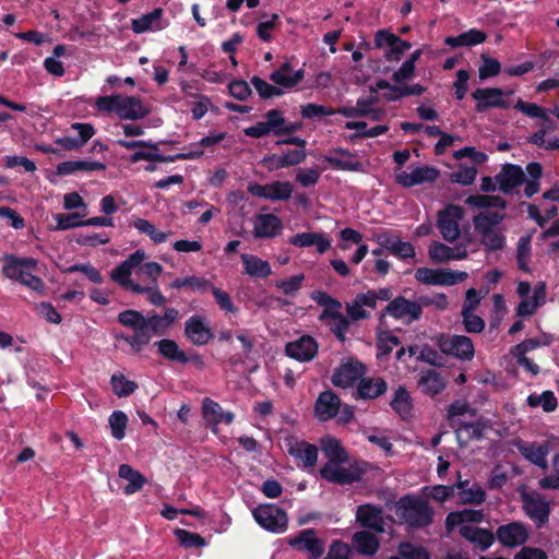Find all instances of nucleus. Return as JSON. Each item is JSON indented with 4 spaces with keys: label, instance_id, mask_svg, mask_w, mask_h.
Segmentation results:
<instances>
[{
    "label": "nucleus",
    "instance_id": "18",
    "mask_svg": "<svg viewBox=\"0 0 559 559\" xmlns=\"http://www.w3.org/2000/svg\"><path fill=\"white\" fill-rule=\"evenodd\" d=\"M318 342L310 335H302L285 345V354L299 362L311 361L318 355Z\"/></svg>",
    "mask_w": 559,
    "mask_h": 559
},
{
    "label": "nucleus",
    "instance_id": "59",
    "mask_svg": "<svg viewBox=\"0 0 559 559\" xmlns=\"http://www.w3.org/2000/svg\"><path fill=\"white\" fill-rule=\"evenodd\" d=\"M251 84L255 88L257 93L262 99H269L274 96L283 95V90L278 86L269 84L266 81L261 79L260 76H252Z\"/></svg>",
    "mask_w": 559,
    "mask_h": 559
},
{
    "label": "nucleus",
    "instance_id": "14",
    "mask_svg": "<svg viewBox=\"0 0 559 559\" xmlns=\"http://www.w3.org/2000/svg\"><path fill=\"white\" fill-rule=\"evenodd\" d=\"M247 190L257 198L271 201H287L292 197L293 185L289 181H273L266 185L254 182L249 183Z\"/></svg>",
    "mask_w": 559,
    "mask_h": 559
},
{
    "label": "nucleus",
    "instance_id": "57",
    "mask_svg": "<svg viewBox=\"0 0 559 559\" xmlns=\"http://www.w3.org/2000/svg\"><path fill=\"white\" fill-rule=\"evenodd\" d=\"M175 536L185 548H200L206 544L205 539L200 534L183 528H177Z\"/></svg>",
    "mask_w": 559,
    "mask_h": 559
},
{
    "label": "nucleus",
    "instance_id": "44",
    "mask_svg": "<svg viewBox=\"0 0 559 559\" xmlns=\"http://www.w3.org/2000/svg\"><path fill=\"white\" fill-rule=\"evenodd\" d=\"M418 386L424 393L430 396H436L444 390L445 382L441 374L436 370H427L420 374V378L418 379Z\"/></svg>",
    "mask_w": 559,
    "mask_h": 559
},
{
    "label": "nucleus",
    "instance_id": "31",
    "mask_svg": "<svg viewBox=\"0 0 559 559\" xmlns=\"http://www.w3.org/2000/svg\"><path fill=\"white\" fill-rule=\"evenodd\" d=\"M71 128L78 131V136H62L55 141L56 144L67 151L81 148L95 133V129L91 123L74 122Z\"/></svg>",
    "mask_w": 559,
    "mask_h": 559
},
{
    "label": "nucleus",
    "instance_id": "35",
    "mask_svg": "<svg viewBox=\"0 0 559 559\" xmlns=\"http://www.w3.org/2000/svg\"><path fill=\"white\" fill-rule=\"evenodd\" d=\"M288 453L296 460L301 461V464H298V466L304 468L313 467L318 461L317 445L307 441L296 440L295 442L289 443Z\"/></svg>",
    "mask_w": 559,
    "mask_h": 559
},
{
    "label": "nucleus",
    "instance_id": "56",
    "mask_svg": "<svg viewBox=\"0 0 559 559\" xmlns=\"http://www.w3.org/2000/svg\"><path fill=\"white\" fill-rule=\"evenodd\" d=\"M397 550L404 559H430V554L425 547L414 545L411 542L400 543Z\"/></svg>",
    "mask_w": 559,
    "mask_h": 559
},
{
    "label": "nucleus",
    "instance_id": "7",
    "mask_svg": "<svg viewBox=\"0 0 559 559\" xmlns=\"http://www.w3.org/2000/svg\"><path fill=\"white\" fill-rule=\"evenodd\" d=\"M522 509L537 528L544 527L551 513L550 503L538 491L521 493Z\"/></svg>",
    "mask_w": 559,
    "mask_h": 559
},
{
    "label": "nucleus",
    "instance_id": "29",
    "mask_svg": "<svg viewBox=\"0 0 559 559\" xmlns=\"http://www.w3.org/2000/svg\"><path fill=\"white\" fill-rule=\"evenodd\" d=\"M340 407L341 399L333 391L326 390L319 394L314 404V413L320 420L326 421L337 415Z\"/></svg>",
    "mask_w": 559,
    "mask_h": 559
},
{
    "label": "nucleus",
    "instance_id": "25",
    "mask_svg": "<svg viewBox=\"0 0 559 559\" xmlns=\"http://www.w3.org/2000/svg\"><path fill=\"white\" fill-rule=\"evenodd\" d=\"M388 390L386 381L381 377H362L356 386L353 396L355 400H376Z\"/></svg>",
    "mask_w": 559,
    "mask_h": 559
},
{
    "label": "nucleus",
    "instance_id": "9",
    "mask_svg": "<svg viewBox=\"0 0 559 559\" xmlns=\"http://www.w3.org/2000/svg\"><path fill=\"white\" fill-rule=\"evenodd\" d=\"M467 277L466 272L451 269L418 267L415 272V278L427 285L453 286Z\"/></svg>",
    "mask_w": 559,
    "mask_h": 559
},
{
    "label": "nucleus",
    "instance_id": "5",
    "mask_svg": "<svg viewBox=\"0 0 559 559\" xmlns=\"http://www.w3.org/2000/svg\"><path fill=\"white\" fill-rule=\"evenodd\" d=\"M392 317L406 324L418 321L423 316L421 305L415 300H409L404 296H397L392 299L379 313V323L385 325V317Z\"/></svg>",
    "mask_w": 559,
    "mask_h": 559
},
{
    "label": "nucleus",
    "instance_id": "30",
    "mask_svg": "<svg viewBox=\"0 0 559 559\" xmlns=\"http://www.w3.org/2000/svg\"><path fill=\"white\" fill-rule=\"evenodd\" d=\"M163 8H155L152 12L131 20V29L135 34L162 31L167 26V23L163 22Z\"/></svg>",
    "mask_w": 559,
    "mask_h": 559
},
{
    "label": "nucleus",
    "instance_id": "2",
    "mask_svg": "<svg viewBox=\"0 0 559 559\" xmlns=\"http://www.w3.org/2000/svg\"><path fill=\"white\" fill-rule=\"evenodd\" d=\"M95 105L99 111L115 112L122 120H140L150 114L142 100L135 96H122L120 94L99 96Z\"/></svg>",
    "mask_w": 559,
    "mask_h": 559
},
{
    "label": "nucleus",
    "instance_id": "26",
    "mask_svg": "<svg viewBox=\"0 0 559 559\" xmlns=\"http://www.w3.org/2000/svg\"><path fill=\"white\" fill-rule=\"evenodd\" d=\"M282 219L272 213L258 214L254 219L253 236L257 239H270L281 235Z\"/></svg>",
    "mask_w": 559,
    "mask_h": 559
},
{
    "label": "nucleus",
    "instance_id": "40",
    "mask_svg": "<svg viewBox=\"0 0 559 559\" xmlns=\"http://www.w3.org/2000/svg\"><path fill=\"white\" fill-rule=\"evenodd\" d=\"M335 153L342 156L348 157L349 159H341L334 156L325 155L323 159L335 170L343 171H364V164L359 160H353L354 154L346 148L337 147L334 150Z\"/></svg>",
    "mask_w": 559,
    "mask_h": 559
},
{
    "label": "nucleus",
    "instance_id": "51",
    "mask_svg": "<svg viewBox=\"0 0 559 559\" xmlns=\"http://www.w3.org/2000/svg\"><path fill=\"white\" fill-rule=\"evenodd\" d=\"M83 215L80 213H58L55 215L57 225L52 230H68L75 227L84 226Z\"/></svg>",
    "mask_w": 559,
    "mask_h": 559
},
{
    "label": "nucleus",
    "instance_id": "11",
    "mask_svg": "<svg viewBox=\"0 0 559 559\" xmlns=\"http://www.w3.org/2000/svg\"><path fill=\"white\" fill-rule=\"evenodd\" d=\"M154 346L157 347V353L165 359L174 362H179L182 365L193 364L199 368L204 366L203 357L198 353L187 354L183 352L176 341L171 338H163L154 343Z\"/></svg>",
    "mask_w": 559,
    "mask_h": 559
},
{
    "label": "nucleus",
    "instance_id": "23",
    "mask_svg": "<svg viewBox=\"0 0 559 559\" xmlns=\"http://www.w3.org/2000/svg\"><path fill=\"white\" fill-rule=\"evenodd\" d=\"M499 189L509 194L525 182V173L520 165L507 163L495 177Z\"/></svg>",
    "mask_w": 559,
    "mask_h": 559
},
{
    "label": "nucleus",
    "instance_id": "4",
    "mask_svg": "<svg viewBox=\"0 0 559 559\" xmlns=\"http://www.w3.org/2000/svg\"><path fill=\"white\" fill-rule=\"evenodd\" d=\"M342 463L326 462L320 468L322 479L337 485H352L360 481L368 472L369 463L354 462L348 468L341 466Z\"/></svg>",
    "mask_w": 559,
    "mask_h": 559
},
{
    "label": "nucleus",
    "instance_id": "52",
    "mask_svg": "<svg viewBox=\"0 0 559 559\" xmlns=\"http://www.w3.org/2000/svg\"><path fill=\"white\" fill-rule=\"evenodd\" d=\"M210 286L211 282L209 280L195 275L187 277H177L169 284L170 288L179 289L182 287H189L200 292H204Z\"/></svg>",
    "mask_w": 559,
    "mask_h": 559
},
{
    "label": "nucleus",
    "instance_id": "64",
    "mask_svg": "<svg viewBox=\"0 0 559 559\" xmlns=\"http://www.w3.org/2000/svg\"><path fill=\"white\" fill-rule=\"evenodd\" d=\"M350 552L352 550L346 543L335 539L331 543L329 551L323 559H350Z\"/></svg>",
    "mask_w": 559,
    "mask_h": 559
},
{
    "label": "nucleus",
    "instance_id": "60",
    "mask_svg": "<svg viewBox=\"0 0 559 559\" xmlns=\"http://www.w3.org/2000/svg\"><path fill=\"white\" fill-rule=\"evenodd\" d=\"M326 325L329 330L334 334V336L342 343L346 341V334L349 330V319L345 317L343 313L328 320Z\"/></svg>",
    "mask_w": 559,
    "mask_h": 559
},
{
    "label": "nucleus",
    "instance_id": "49",
    "mask_svg": "<svg viewBox=\"0 0 559 559\" xmlns=\"http://www.w3.org/2000/svg\"><path fill=\"white\" fill-rule=\"evenodd\" d=\"M131 163H138L140 160L159 162V163H173L176 160H183V157L176 155H163L158 151L144 152L142 150L135 151L129 158Z\"/></svg>",
    "mask_w": 559,
    "mask_h": 559
},
{
    "label": "nucleus",
    "instance_id": "54",
    "mask_svg": "<svg viewBox=\"0 0 559 559\" xmlns=\"http://www.w3.org/2000/svg\"><path fill=\"white\" fill-rule=\"evenodd\" d=\"M110 382L114 393L119 397H127L138 389L136 382L128 380L123 374H112Z\"/></svg>",
    "mask_w": 559,
    "mask_h": 559
},
{
    "label": "nucleus",
    "instance_id": "48",
    "mask_svg": "<svg viewBox=\"0 0 559 559\" xmlns=\"http://www.w3.org/2000/svg\"><path fill=\"white\" fill-rule=\"evenodd\" d=\"M486 491L478 483H473L471 488L463 491H457V498L460 504H475L479 506L486 500Z\"/></svg>",
    "mask_w": 559,
    "mask_h": 559
},
{
    "label": "nucleus",
    "instance_id": "17",
    "mask_svg": "<svg viewBox=\"0 0 559 559\" xmlns=\"http://www.w3.org/2000/svg\"><path fill=\"white\" fill-rule=\"evenodd\" d=\"M356 522L365 530L384 533L383 508L372 503H364L356 509Z\"/></svg>",
    "mask_w": 559,
    "mask_h": 559
},
{
    "label": "nucleus",
    "instance_id": "45",
    "mask_svg": "<svg viewBox=\"0 0 559 559\" xmlns=\"http://www.w3.org/2000/svg\"><path fill=\"white\" fill-rule=\"evenodd\" d=\"M465 203L478 209L504 210L507 207V201L499 195L473 194L466 198Z\"/></svg>",
    "mask_w": 559,
    "mask_h": 559
},
{
    "label": "nucleus",
    "instance_id": "6",
    "mask_svg": "<svg viewBox=\"0 0 559 559\" xmlns=\"http://www.w3.org/2000/svg\"><path fill=\"white\" fill-rule=\"evenodd\" d=\"M435 340L443 355L453 356L460 360H472L474 357V344L468 336L440 333Z\"/></svg>",
    "mask_w": 559,
    "mask_h": 559
},
{
    "label": "nucleus",
    "instance_id": "12",
    "mask_svg": "<svg viewBox=\"0 0 559 559\" xmlns=\"http://www.w3.org/2000/svg\"><path fill=\"white\" fill-rule=\"evenodd\" d=\"M374 46L379 49L386 47L384 57L388 61H400L402 56L412 47L409 41L402 39L388 29H379L376 33Z\"/></svg>",
    "mask_w": 559,
    "mask_h": 559
},
{
    "label": "nucleus",
    "instance_id": "24",
    "mask_svg": "<svg viewBox=\"0 0 559 559\" xmlns=\"http://www.w3.org/2000/svg\"><path fill=\"white\" fill-rule=\"evenodd\" d=\"M264 117V121H259L254 126L245 128L243 133L253 139H261L271 133L275 135V128L283 124V112L280 109H271L265 112Z\"/></svg>",
    "mask_w": 559,
    "mask_h": 559
},
{
    "label": "nucleus",
    "instance_id": "36",
    "mask_svg": "<svg viewBox=\"0 0 559 559\" xmlns=\"http://www.w3.org/2000/svg\"><path fill=\"white\" fill-rule=\"evenodd\" d=\"M288 242L295 247H317L319 253L326 252L331 247V240L324 233H300L289 238Z\"/></svg>",
    "mask_w": 559,
    "mask_h": 559
},
{
    "label": "nucleus",
    "instance_id": "63",
    "mask_svg": "<svg viewBox=\"0 0 559 559\" xmlns=\"http://www.w3.org/2000/svg\"><path fill=\"white\" fill-rule=\"evenodd\" d=\"M554 473L539 479L538 486L545 490L559 489V453L552 457Z\"/></svg>",
    "mask_w": 559,
    "mask_h": 559
},
{
    "label": "nucleus",
    "instance_id": "33",
    "mask_svg": "<svg viewBox=\"0 0 559 559\" xmlns=\"http://www.w3.org/2000/svg\"><path fill=\"white\" fill-rule=\"evenodd\" d=\"M304 69L294 71L292 63L286 61L270 74V80L278 87L293 88L304 80Z\"/></svg>",
    "mask_w": 559,
    "mask_h": 559
},
{
    "label": "nucleus",
    "instance_id": "1",
    "mask_svg": "<svg viewBox=\"0 0 559 559\" xmlns=\"http://www.w3.org/2000/svg\"><path fill=\"white\" fill-rule=\"evenodd\" d=\"M395 515L401 524L421 530L433 523L435 510L426 499L408 493L396 501Z\"/></svg>",
    "mask_w": 559,
    "mask_h": 559
},
{
    "label": "nucleus",
    "instance_id": "42",
    "mask_svg": "<svg viewBox=\"0 0 559 559\" xmlns=\"http://www.w3.org/2000/svg\"><path fill=\"white\" fill-rule=\"evenodd\" d=\"M241 261L245 273L251 277L266 278L272 273L270 263L257 255L242 253Z\"/></svg>",
    "mask_w": 559,
    "mask_h": 559
},
{
    "label": "nucleus",
    "instance_id": "39",
    "mask_svg": "<svg viewBox=\"0 0 559 559\" xmlns=\"http://www.w3.org/2000/svg\"><path fill=\"white\" fill-rule=\"evenodd\" d=\"M391 408L396 413L401 419L406 420L413 416V399L403 385H400L390 402Z\"/></svg>",
    "mask_w": 559,
    "mask_h": 559
},
{
    "label": "nucleus",
    "instance_id": "58",
    "mask_svg": "<svg viewBox=\"0 0 559 559\" xmlns=\"http://www.w3.org/2000/svg\"><path fill=\"white\" fill-rule=\"evenodd\" d=\"M481 64L478 69V75L480 80H487L489 78L497 76L501 71L500 62L488 55L483 53L480 56Z\"/></svg>",
    "mask_w": 559,
    "mask_h": 559
},
{
    "label": "nucleus",
    "instance_id": "50",
    "mask_svg": "<svg viewBox=\"0 0 559 559\" xmlns=\"http://www.w3.org/2000/svg\"><path fill=\"white\" fill-rule=\"evenodd\" d=\"M527 404L531 407L542 406L547 413L556 409L558 400L552 391H544L540 395L531 394L527 397Z\"/></svg>",
    "mask_w": 559,
    "mask_h": 559
},
{
    "label": "nucleus",
    "instance_id": "37",
    "mask_svg": "<svg viewBox=\"0 0 559 559\" xmlns=\"http://www.w3.org/2000/svg\"><path fill=\"white\" fill-rule=\"evenodd\" d=\"M546 299V283L538 282L533 290L531 298H524L516 307L518 317L533 316L536 309L545 302Z\"/></svg>",
    "mask_w": 559,
    "mask_h": 559
},
{
    "label": "nucleus",
    "instance_id": "19",
    "mask_svg": "<svg viewBox=\"0 0 559 559\" xmlns=\"http://www.w3.org/2000/svg\"><path fill=\"white\" fill-rule=\"evenodd\" d=\"M498 542L509 548L525 544L528 539V531L523 522L514 521L500 525L496 531Z\"/></svg>",
    "mask_w": 559,
    "mask_h": 559
},
{
    "label": "nucleus",
    "instance_id": "8",
    "mask_svg": "<svg viewBox=\"0 0 559 559\" xmlns=\"http://www.w3.org/2000/svg\"><path fill=\"white\" fill-rule=\"evenodd\" d=\"M255 522L272 533H283L288 526L287 513L275 504H261L252 511Z\"/></svg>",
    "mask_w": 559,
    "mask_h": 559
},
{
    "label": "nucleus",
    "instance_id": "20",
    "mask_svg": "<svg viewBox=\"0 0 559 559\" xmlns=\"http://www.w3.org/2000/svg\"><path fill=\"white\" fill-rule=\"evenodd\" d=\"M440 176V170L433 166H418L411 173L402 171L395 175V181L404 188L424 183H432Z\"/></svg>",
    "mask_w": 559,
    "mask_h": 559
},
{
    "label": "nucleus",
    "instance_id": "21",
    "mask_svg": "<svg viewBox=\"0 0 559 559\" xmlns=\"http://www.w3.org/2000/svg\"><path fill=\"white\" fill-rule=\"evenodd\" d=\"M2 261L3 276L14 282H19L27 270L35 269L38 264L32 257H17L13 253H5Z\"/></svg>",
    "mask_w": 559,
    "mask_h": 559
},
{
    "label": "nucleus",
    "instance_id": "46",
    "mask_svg": "<svg viewBox=\"0 0 559 559\" xmlns=\"http://www.w3.org/2000/svg\"><path fill=\"white\" fill-rule=\"evenodd\" d=\"M322 451L329 459V462L346 463L348 456L341 442L335 438H326L322 440Z\"/></svg>",
    "mask_w": 559,
    "mask_h": 559
},
{
    "label": "nucleus",
    "instance_id": "41",
    "mask_svg": "<svg viewBox=\"0 0 559 559\" xmlns=\"http://www.w3.org/2000/svg\"><path fill=\"white\" fill-rule=\"evenodd\" d=\"M486 39L487 34L484 31L471 28L466 32L461 33L457 36L445 37L444 43L451 48L472 47L485 43Z\"/></svg>",
    "mask_w": 559,
    "mask_h": 559
},
{
    "label": "nucleus",
    "instance_id": "38",
    "mask_svg": "<svg viewBox=\"0 0 559 559\" xmlns=\"http://www.w3.org/2000/svg\"><path fill=\"white\" fill-rule=\"evenodd\" d=\"M352 544L358 554L365 556L376 555L380 546L379 538L367 530L356 532L352 537Z\"/></svg>",
    "mask_w": 559,
    "mask_h": 559
},
{
    "label": "nucleus",
    "instance_id": "61",
    "mask_svg": "<svg viewBox=\"0 0 559 559\" xmlns=\"http://www.w3.org/2000/svg\"><path fill=\"white\" fill-rule=\"evenodd\" d=\"M300 112L304 119H316L335 115L333 107L318 105L314 103H308L306 105H302L300 107Z\"/></svg>",
    "mask_w": 559,
    "mask_h": 559
},
{
    "label": "nucleus",
    "instance_id": "34",
    "mask_svg": "<svg viewBox=\"0 0 559 559\" xmlns=\"http://www.w3.org/2000/svg\"><path fill=\"white\" fill-rule=\"evenodd\" d=\"M460 535L467 542L474 544L480 551H486L495 543L496 533L483 527L463 525L459 530Z\"/></svg>",
    "mask_w": 559,
    "mask_h": 559
},
{
    "label": "nucleus",
    "instance_id": "10",
    "mask_svg": "<svg viewBox=\"0 0 559 559\" xmlns=\"http://www.w3.org/2000/svg\"><path fill=\"white\" fill-rule=\"evenodd\" d=\"M295 550L307 552L309 559H320L324 554V542L318 537L314 528H306L287 539Z\"/></svg>",
    "mask_w": 559,
    "mask_h": 559
},
{
    "label": "nucleus",
    "instance_id": "15",
    "mask_svg": "<svg viewBox=\"0 0 559 559\" xmlns=\"http://www.w3.org/2000/svg\"><path fill=\"white\" fill-rule=\"evenodd\" d=\"M366 372V366L357 359H348L342 362L332 376V383L342 389L353 386V384L359 381Z\"/></svg>",
    "mask_w": 559,
    "mask_h": 559
},
{
    "label": "nucleus",
    "instance_id": "55",
    "mask_svg": "<svg viewBox=\"0 0 559 559\" xmlns=\"http://www.w3.org/2000/svg\"><path fill=\"white\" fill-rule=\"evenodd\" d=\"M530 255H531V237L530 236L521 237L518 241V247H516V263H518V267L525 273L531 272V269L527 264Z\"/></svg>",
    "mask_w": 559,
    "mask_h": 559
},
{
    "label": "nucleus",
    "instance_id": "43",
    "mask_svg": "<svg viewBox=\"0 0 559 559\" xmlns=\"http://www.w3.org/2000/svg\"><path fill=\"white\" fill-rule=\"evenodd\" d=\"M120 478L128 480L123 491L126 495H133L140 491L146 483V478L129 464H121L118 469Z\"/></svg>",
    "mask_w": 559,
    "mask_h": 559
},
{
    "label": "nucleus",
    "instance_id": "16",
    "mask_svg": "<svg viewBox=\"0 0 559 559\" xmlns=\"http://www.w3.org/2000/svg\"><path fill=\"white\" fill-rule=\"evenodd\" d=\"M183 334L195 346H204L214 337L206 318L200 314H193L185 322Z\"/></svg>",
    "mask_w": 559,
    "mask_h": 559
},
{
    "label": "nucleus",
    "instance_id": "22",
    "mask_svg": "<svg viewBox=\"0 0 559 559\" xmlns=\"http://www.w3.org/2000/svg\"><path fill=\"white\" fill-rule=\"evenodd\" d=\"M504 92L499 87H478L472 93V97L477 102L475 110L484 112L488 108H509V103L501 97Z\"/></svg>",
    "mask_w": 559,
    "mask_h": 559
},
{
    "label": "nucleus",
    "instance_id": "32",
    "mask_svg": "<svg viewBox=\"0 0 559 559\" xmlns=\"http://www.w3.org/2000/svg\"><path fill=\"white\" fill-rule=\"evenodd\" d=\"M144 259L145 252L143 250L134 251L111 271V280L124 288L131 281L132 270L141 265Z\"/></svg>",
    "mask_w": 559,
    "mask_h": 559
},
{
    "label": "nucleus",
    "instance_id": "13",
    "mask_svg": "<svg viewBox=\"0 0 559 559\" xmlns=\"http://www.w3.org/2000/svg\"><path fill=\"white\" fill-rule=\"evenodd\" d=\"M464 211L460 205L450 204L438 213V227L445 241H455L461 231L459 221L463 218Z\"/></svg>",
    "mask_w": 559,
    "mask_h": 559
},
{
    "label": "nucleus",
    "instance_id": "28",
    "mask_svg": "<svg viewBox=\"0 0 559 559\" xmlns=\"http://www.w3.org/2000/svg\"><path fill=\"white\" fill-rule=\"evenodd\" d=\"M429 258L438 263L448 262L451 260H463L468 255L465 245H456L449 247L439 241H432L428 250Z\"/></svg>",
    "mask_w": 559,
    "mask_h": 559
},
{
    "label": "nucleus",
    "instance_id": "62",
    "mask_svg": "<svg viewBox=\"0 0 559 559\" xmlns=\"http://www.w3.org/2000/svg\"><path fill=\"white\" fill-rule=\"evenodd\" d=\"M464 330L467 333H480L485 329V321L477 314L472 313L467 307L462 309Z\"/></svg>",
    "mask_w": 559,
    "mask_h": 559
},
{
    "label": "nucleus",
    "instance_id": "27",
    "mask_svg": "<svg viewBox=\"0 0 559 559\" xmlns=\"http://www.w3.org/2000/svg\"><path fill=\"white\" fill-rule=\"evenodd\" d=\"M515 447L525 460L543 469L548 468L547 455L549 448L547 443L538 444L536 442L519 440L515 442Z\"/></svg>",
    "mask_w": 559,
    "mask_h": 559
},
{
    "label": "nucleus",
    "instance_id": "47",
    "mask_svg": "<svg viewBox=\"0 0 559 559\" xmlns=\"http://www.w3.org/2000/svg\"><path fill=\"white\" fill-rule=\"evenodd\" d=\"M503 215L497 212H480L473 217L475 229L479 233H487L493 230L492 227L499 225Z\"/></svg>",
    "mask_w": 559,
    "mask_h": 559
},
{
    "label": "nucleus",
    "instance_id": "3",
    "mask_svg": "<svg viewBox=\"0 0 559 559\" xmlns=\"http://www.w3.org/2000/svg\"><path fill=\"white\" fill-rule=\"evenodd\" d=\"M117 321L126 328H138L142 331L146 345L150 344L154 335H163L167 330L159 314L144 317L141 311L133 309L121 311Z\"/></svg>",
    "mask_w": 559,
    "mask_h": 559
},
{
    "label": "nucleus",
    "instance_id": "53",
    "mask_svg": "<svg viewBox=\"0 0 559 559\" xmlns=\"http://www.w3.org/2000/svg\"><path fill=\"white\" fill-rule=\"evenodd\" d=\"M128 416L122 411H114L109 416V426L111 430V436L120 441L126 436V428L128 425Z\"/></svg>",
    "mask_w": 559,
    "mask_h": 559
}]
</instances>
